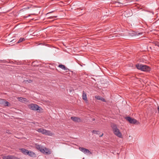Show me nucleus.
I'll return each instance as SVG.
<instances>
[{"instance_id":"1","label":"nucleus","mask_w":159,"mask_h":159,"mask_svg":"<svg viewBox=\"0 0 159 159\" xmlns=\"http://www.w3.org/2000/svg\"><path fill=\"white\" fill-rule=\"evenodd\" d=\"M111 127L115 135L120 138H121L122 137V134L120 130L117 128V125L115 124H112L111 125Z\"/></svg>"},{"instance_id":"2","label":"nucleus","mask_w":159,"mask_h":159,"mask_svg":"<svg viewBox=\"0 0 159 159\" xmlns=\"http://www.w3.org/2000/svg\"><path fill=\"white\" fill-rule=\"evenodd\" d=\"M137 68L139 70L144 71H148L150 70V68L146 65L142 64H137L136 65Z\"/></svg>"},{"instance_id":"3","label":"nucleus","mask_w":159,"mask_h":159,"mask_svg":"<svg viewBox=\"0 0 159 159\" xmlns=\"http://www.w3.org/2000/svg\"><path fill=\"white\" fill-rule=\"evenodd\" d=\"M29 107L30 109L33 110H36L40 111L42 110L41 107H39L38 105L36 104H30L29 105Z\"/></svg>"},{"instance_id":"4","label":"nucleus","mask_w":159,"mask_h":159,"mask_svg":"<svg viewBox=\"0 0 159 159\" xmlns=\"http://www.w3.org/2000/svg\"><path fill=\"white\" fill-rule=\"evenodd\" d=\"M125 119L131 124H135L137 122V121L134 119L130 117H126Z\"/></svg>"},{"instance_id":"5","label":"nucleus","mask_w":159,"mask_h":159,"mask_svg":"<svg viewBox=\"0 0 159 159\" xmlns=\"http://www.w3.org/2000/svg\"><path fill=\"white\" fill-rule=\"evenodd\" d=\"M79 150L85 154L88 153L89 154H92V153L88 149L80 147L79 148Z\"/></svg>"},{"instance_id":"6","label":"nucleus","mask_w":159,"mask_h":159,"mask_svg":"<svg viewBox=\"0 0 159 159\" xmlns=\"http://www.w3.org/2000/svg\"><path fill=\"white\" fill-rule=\"evenodd\" d=\"M60 68L64 71L63 72H67L69 70V69L68 68L66 67L64 65L61 64H60Z\"/></svg>"},{"instance_id":"7","label":"nucleus","mask_w":159,"mask_h":159,"mask_svg":"<svg viewBox=\"0 0 159 159\" xmlns=\"http://www.w3.org/2000/svg\"><path fill=\"white\" fill-rule=\"evenodd\" d=\"M42 151L41 152L44 154H49L51 153V151L48 149L46 148H43Z\"/></svg>"},{"instance_id":"8","label":"nucleus","mask_w":159,"mask_h":159,"mask_svg":"<svg viewBox=\"0 0 159 159\" xmlns=\"http://www.w3.org/2000/svg\"><path fill=\"white\" fill-rule=\"evenodd\" d=\"M71 119L74 121L76 122H79L80 121V118L77 117H71Z\"/></svg>"},{"instance_id":"9","label":"nucleus","mask_w":159,"mask_h":159,"mask_svg":"<svg viewBox=\"0 0 159 159\" xmlns=\"http://www.w3.org/2000/svg\"><path fill=\"white\" fill-rule=\"evenodd\" d=\"M17 99L19 101L21 102H27L28 101L27 99L25 98L18 97Z\"/></svg>"},{"instance_id":"10","label":"nucleus","mask_w":159,"mask_h":159,"mask_svg":"<svg viewBox=\"0 0 159 159\" xmlns=\"http://www.w3.org/2000/svg\"><path fill=\"white\" fill-rule=\"evenodd\" d=\"M20 150L24 154L27 155V153H28V150L24 148H20Z\"/></svg>"},{"instance_id":"11","label":"nucleus","mask_w":159,"mask_h":159,"mask_svg":"<svg viewBox=\"0 0 159 159\" xmlns=\"http://www.w3.org/2000/svg\"><path fill=\"white\" fill-rule=\"evenodd\" d=\"M36 131L39 132L41 133L42 134H45V131H46V129L40 128L36 129Z\"/></svg>"},{"instance_id":"12","label":"nucleus","mask_w":159,"mask_h":159,"mask_svg":"<svg viewBox=\"0 0 159 159\" xmlns=\"http://www.w3.org/2000/svg\"><path fill=\"white\" fill-rule=\"evenodd\" d=\"M82 98L87 102L88 101L86 94L84 91L83 92Z\"/></svg>"},{"instance_id":"13","label":"nucleus","mask_w":159,"mask_h":159,"mask_svg":"<svg viewBox=\"0 0 159 159\" xmlns=\"http://www.w3.org/2000/svg\"><path fill=\"white\" fill-rule=\"evenodd\" d=\"M35 147L37 149L40 150L41 152H42V150H43V148L42 146L36 144L35 145Z\"/></svg>"},{"instance_id":"14","label":"nucleus","mask_w":159,"mask_h":159,"mask_svg":"<svg viewBox=\"0 0 159 159\" xmlns=\"http://www.w3.org/2000/svg\"><path fill=\"white\" fill-rule=\"evenodd\" d=\"M27 155H28L30 157H33L35 156V154L32 151H28V153H27Z\"/></svg>"},{"instance_id":"15","label":"nucleus","mask_w":159,"mask_h":159,"mask_svg":"<svg viewBox=\"0 0 159 159\" xmlns=\"http://www.w3.org/2000/svg\"><path fill=\"white\" fill-rule=\"evenodd\" d=\"M44 134L49 136H52V133L51 132V131L46 130V131H45V134Z\"/></svg>"},{"instance_id":"16","label":"nucleus","mask_w":159,"mask_h":159,"mask_svg":"<svg viewBox=\"0 0 159 159\" xmlns=\"http://www.w3.org/2000/svg\"><path fill=\"white\" fill-rule=\"evenodd\" d=\"M95 98L96 99H97L98 100H101L103 102H106V100H105V99L100 96H95Z\"/></svg>"},{"instance_id":"17","label":"nucleus","mask_w":159,"mask_h":159,"mask_svg":"<svg viewBox=\"0 0 159 159\" xmlns=\"http://www.w3.org/2000/svg\"><path fill=\"white\" fill-rule=\"evenodd\" d=\"M9 105V102L7 101H6L5 99H4V102H3L2 106H8Z\"/></svg>"},{"instance_id":"18","label":"nucleus","mask_w":159,"mask_h":159,"mask_svg":"<svg viewBox=\"0 0 159 159\" xmlns=\"http://www.w3.org/2000/svg\"><path fill=\"white\" fill-rule=\"evenodd\" d=\"M25 39L24 38H20L19 40L18 41L17 43H18L21 42H22L25 40Z\"/></svg>"},{"instance_id":"19","label":"nucleus","mask_w":159,"mask_h":159,"mask_svg":"<svg viewBox=\"0 0 159 159\" xmlns=\"http://www.w3.org/2000/svg\"><path fill=\"white\" fill-rule=\"evenodd\" d=\"M32 80H25L24 82L25 83H30L32 82Z\"/></svg>"},{"instance_id":"20","label":"nucleus","mask_w":159,"mask_h":159,"mask_svg":"<svg viewBox=\"0 0 159 159\" xmlns=\"http://www.w3.org/2000/svg\"><path fill=\"white\" fill-rule=\"evenodd\" d=\"M4 102V99L0 98V105H2L3 102Z\"/></svg>"},{"instance_id":"21","label":"nucleus","mask_w":159,"mask_h":159,"mask_svg":"<svg viewBox=\"0 0 159 159\" xmlns=\"http://www.w3.org/2000/svg\"><path fill=\"white\" fill-rule=\"evenodd\" d=\"M154 44L156 46H157L159 47V41L155 42Z\"/></svg>"},{"instance_id":"22","label":"nucleus","mask_w":159,"mask_h":159,"mask_svg":"<svg viewBox=\"0 0 159 159\" xmlns=\"http://www.w3.org/2000/svg\"><path fill=\"white\" fill-rule=\"evenodd\" d=\"M98 132H99L98 131H97L95 130H93L92 131V132L93 133H94V134H98Z\"/></svg>"},{"instance_id":"23","label":"nucleus","mask_w":159,"mask_h":159,"mask_svg":"<svg viewBox=\"0 0 159 159\" xmlns=\"http://www.w3.org/2000/svg\"><path fill=\"white\" fill-rule=\"evenodd\" d=\"M7 62V61L5 60H0V62L5 63H6Z\"/></svg>"},{"instance_id":"24","label":"nucleus","mask_w":159,"mask_h":159,"mask_svg":"<svg viewBox=\"0 0 159 159\" xmlns=\"http://www.w3.org/2000/svg\"><path fill=\"white\" fill-rule=\"evenodd\" d=\"M10 42H12L13 43H14L16 41V40L14 39H13L12 40L9 41Z\"/></svg>"},{"instance_id":"25","label":"nucleus","mask_w":159,"mask_h":159,"mask_svg":"<svg viewBox=\"0 0 159 159\" xmlns=\"http://www.w3.org/2000/svg\"><path fill=\"white\" fill-rule=\"evenodd\" d=\"M60 6H61L62 5L61 3L62 4H63V2H62V1H60Z\"/></svg>"},{"instance_id":"26","label":"nucleus","mask_w":159,"mask_h":159,"mask_svg":"<svg viewBox=\"0 0 159 159\" xmlns=\"http://www.w3.org/2000/svg\"><path fill=\"white\" fill-rule=\"evenodd\" d=\"M52 12H49V13H47V14H46V15L47 16H48L50 13H51Z\"/></svg>"},{"instance_id":"27","label":"nucleus","mask_w":159,"mask_h":159,"mask_svg":"<svg viewBox=\"0 0 159 159\" xmlns=\"http://www.w3.org/2000/svg\"><path fill=\"white\" fill-rule=\"evenodd\" d=\"M129 11H126L125 12L124 14L125 15L126 13H127Z\"/></svg>"},{"instance_id":"28","label":"nucleus","mask_w":159,"mask_h":159,"mask_svg":"<svg viewBox=\"0 0 159 159\" xmlns=\"http://www.w3.org/2000/svg\"><path fill=\"white\" fill-rule=\"evenodd\" d=\"M6 133H10L9 130H7Z\"/></svg>"},{"instance_id":"29","label":"nucleus","mask_w":159,"mask_h":159,"mask_svg":"<svg viewBox=\"0 0 159 159\" xmlns=\"http://www.w3.org/2000/svg\"><path fill=\"white\" fill-rule=\"evenodd\" d=\"M157 109H158V111H159V106H158V107H157Z\"/></svg>"},{"instance_id":"30","label":"nucleus","mask_w":159,"mask_h":159,"mask_svg":"<svg viewBox=\"0 0 159 159\" xmlns=\"http://www.w3.org/2000/svg\"><path fill=\"white\" fill-rule=\"evenodd\" d=\"M92 120H93V121H94V120H95V119H94V118H93V119H92Z\"/></svg>"},{"instance_id":"31","label":"nucleus","mask_w":159,"mask_h":159,"mask_svg":"<svg viewBox=\"0 0 159 159\" xmlns=\"http://www.w3.org/2000/svg\"><path fill=\"white\" fill-rule=\"evenodd\" d=\"M103 134H102V135H100V137H102V136H103Z\"/></svg>"},{"instance_id":"32","label":"nucleus","mask_w":159,"mask_h":159,"mask_svg":"<svg viewBox=\"0 0 159 159\" xmlns=\"http://www.w3.org/2000/svg\"><path fill=\"white\" fill-rule=\"evenodd\" d=\"M58 67H60V64H59V65H58Z\"/></svg>"},{"instance_id":"33","label":"nucleus","mask_w":159,"mask_h":159,"mask_svg":"<svg viewBox=\"0 0 159 159\" xmlns=\"http://www.w3.org/2000/svg\"><path fill=\"white\" fill-rule=\"evenodd\" d=\"M127 16V17H128L129 16Z\"/></svg>"},{"instance_id":"34","label":"nucleus","mask_w":159,"mask_h":159,"mask_svg":"<svg viewBox=\"0 0 159 159\" xmlns=\"http://www.w3.org/2000/svg\"><path fill=\"white\" fill-rule=\"evenodd\" d=\"M64 16H65V14L64 13V15H63Z\"/></svg>"},{"instance_id":"35","label":"nucleus","mask_w":159,"mask_h":159,"mask_svg":"<svg viewBox=\"0 0 159 159\" xmlns=\"http://www.w3.org/2000/svg\"><path fill=\"white\" fill-rule=\"evenodd\" d=\"M118 3H120V2H118Z\"/></svg>"},{"instance_id":"36","label":"nucleus","mask_w":159,"mask_h":159,"mask_svg":"<svg viewBox=\"0 0 159 159\" xmlns=\"http://www.w3.org/2000/svg\"><path fill=\"white\" fill-rule=\"evenodd\" d=\"M62 44L64 45L63 43H62Z\"/></svg>"}]
</instances>
